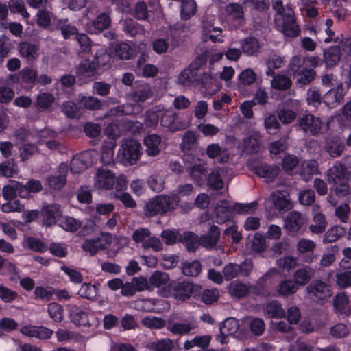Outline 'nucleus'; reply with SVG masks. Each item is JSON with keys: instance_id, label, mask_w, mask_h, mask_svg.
I'll list each match as a JSON object with an SVG mask.
<instances>
[{"instance_id": "nucleus-15", "label": "nucleus", "mask_w": 351, "mask_h": 351, "mask_svg": "<svg viewBox=\"0 0 351 351\" xmlns=\"http://www.w3.org/2000/svg\"><path fill=\"white\" fill-rule=\"evenodd\" d=\"M41 214L43 223L47 226L56 224L62 215L60 206L59 204H49L43 206Z\"/></svg>"}, {"instance_id": "nucleus-33", "label": "nucleus", "mask_w": 351, "mask_h": 351, "mask_svg": "<svg viewBox=\"0 0 351 351\" xmlns=\"http://www.w3.org/2000/svg\"><path fill=\"white\" fill-rule=\"evenodd\" d=\"M264 313L271 318H282L285 316V312L277 300H272L265 304Z\"/></svg>"}, {"instance_id": "nucleus-11", "label": "nucleus", "mask_w": 351, "mask_h": 351, "mask_svg": "<svg viewBox=\"0 0 351 351\" xmlns=\"http://www.w3.org/2000/svg\"><path fill=\"white\" fill-rule=\"evenodd\" d=\"M67 172V165L61 164L57 172L47 178L45 184H47L51 191H59L62 189L66 184Z\"/></svg>"}, {"instance_id": "nucleus-18", "label": "nucleus", "mask_w": 351, "mask_h": 351, "mask_svg": "<svg viewBox=\"0 0 351 351\" xmlns=\"http://www.w3.org/2000/svg\"><path fill=\"white\" fill-rule=\"evenodd\" d=\"M220 230L215 225H211L206 234L202 235L199 238V245L206 249L214 248L220 237Z\"/></svg>"}, {"instance_id": "nucleus-21", "label": "nucleus", "mask_w": 351, "mask_h": 351, "mask_svg": "<svg viewBox=\"0 0 351 351\" xmlns=\"http://www.w3.org/2000/svg\"><path fill=\"white\" fill-rule=\"evenodd\" d=\"M297 250L301 254H304L301 258L304 263H311L313 258V250L316 247V244L310 239H301L297 243Z\"/></svg>"}, {"instance_id": "nucleus-37", "label": "nucleus", "mask_w": 351, "mask_h": 351, "mask_svg": "<svg viewBox=\"0 0 351 351\" xmlns=\"http://www.w3.org/2000/svg\"><path fill=\"white\" fill-rule=\"evenodd\" d=\"M241 47L244 53L247 56H254L258 52L260 44L256 38L248 37L243 40Z\"/></svg>"}, {"instance_id": "nucleus-26", "label": "nucleus", "mask_w": 351, "mask_h": 351, "mask_svg": "<svg viewBox=\"0 0 351 351\" xmlns=\"http://www.w3.org/2000/svg\"><path fill=\"white\" fill-rule=\"evenodd\" d=\"M319 173V165L315 160L304 161L301 165L300 175L306 182L310 180L313 175Z\"/></svg>"}, {"instance_id": "nucleus-58", "label": "nucleus", "mask_w": 351, "mask_h": 351, "mask_svg": "<svg viewBox=\"0 0 351 351\" xmlns=\"http://www.w3.org/2000/svg\"><path fill=\"white\" fill-rule=\"evenodd\" d=\"M159 116L153 109L147 110L144 114V124L146 128L155 129L158 123Z\"/></svg>"}, {"instance_id": "nucleus-19", "label": "nucleus", "mask_w": 351, "mask_h": 351, "mask_svg": "<svg viewBox=\"0 0 351 351\" xmlns=\"http://www.w3.org/2000/svg\"><path fill=\"white\" fill-rule=\"evenodd\" d=\"M253 171L258 176L265 178L267 182H271L277 177L279 168L275 165L261 163L253 167Z\"/></svg>"}, {"instance_id": "nucleus-31", "label": "nucleus", "mask_w": 351, "mask_h": 351, "mask_svg": "<svg viewBox=\"0 0 351 351\" xmlns=\"http://www.w3.org/2000/svg\"><path fill=\"white\" fill-rule=\"evenodd\" d=\"M341 59V50L339 46L329 47L324 53V60L326 67L336 66Z\"/></svg>"}, {"instance_id": "nucleus-29", "label": "nucleus", "mask_w": 351, "mask_h": 351, "mask_svg": "<svg viewBox=\"0 0 351 351\" xmlns=\"http://www.w3.org/2000/svg\"><path fill=\"white\" fill-rule=\"evenodd\" d=\"M219 297V291L217 289H204L200 285L198 294L196 295V300H199L206 305L212 304L217 301Z\"/></svg>"}, {"instance_id": "nucleus-39", "label": "nucleus", "mask_w": 351, "mask_h": 351, "mask_svg": "<svg viewBox=\"0 0 351 351\" xmlns=\"http://www.w3.org/2000/svg\"><path fill=\"white\" fill-rule=\"evenodd\" d=\"M271 87L278 90H287L290 88L292 81L285 75H276L271 80Z\"/></svg>"}, {"instance_id": "nucleus-44", "label": "nucleus", "mask_w": 351, "mask_h": 351, "mask_svg": "<svg viewBox=\"0 0 351 351\" xmlns=\"http://www.w3.org/2000/svg\"><path fill=\"white\" fill-rule=\"evenodd\" d=\"M345 233L346 230L344 228L338 226H334L325 233L323 242L325 243L334 242L343 236Z\"/></svg>"}, {"instance_id": "nucleus-42", "label": "nucleus", "mask_w": 351, "mask_h": 351, "mask_svg": "<svg viewBox=\"0 0 351 351\" xmlns=\"http://www.w3.org/2000/svg\"><path fill=\"white\" fill-rule=\"evenodd\" d=\"M226 14L234 20L243 21L244 19V12L243 7L236 3H231L225 8Z\"/></svg>"}, {"instance_id": "nucleus-55", "label": "nucleus", "mask_w": 351, "mask_h": 351, "mask_svg": "<svg viewBox=\"0 0 351 351\" xmlns=\"http://www.w3.org/2000/svg\"><path fill=\"white\" fill-rule=\"evenodd\" d=\"M62 111L69 118L75 119L80 116V108L77 104L71 101H66L62 104Z\"/></svg>"}, {"instance_id": "nucleus-36", "label": "nucleus", "mask_w": 351, "mask_h": 351, "mask_svg": "<svg viewBox=\"0 0 351 351\" xmlns=\"http://www.w3.org/2000/svg\"><path fill=\"white\" fill-rule=\"evenodd\" d=\"M315 71L311 69H302L296 75L295 84L300 86L303 87L311 83L315 77Z\"/></svg>"}, {"instance_id": "nucleus-9", "label": "nucleus", "mask_w": 351, "mask_h": 351, "mask_svg": "<svg viewBox=\"0 0 351 351\" xmlns=\"http://www.w3.org/2000/svg\"><path fill=\"white\" fill-rule=\"evenodd\" d=\"M307 224V220L300 213L291 211L287 214L284 221V228L289 234H295Z\"/></svg>"}, {"instance_id": "nucleus-13", "label": "nucleus", "mask_w": 351, "mask_h": 351, "mask_svg": "<svg viewBox=\"0 0 351 351\" xmlns=\"http://www.w3.org/2000/svg\"><path fill=\"white\" fill-rule=\"evenodd\" d=\"M306 291L322 300H327L332 296L330 286L320 280H313L307 286Z\"/></svg>"}, {"instance_id": "nucleus-8", "label": "nucleus", "mask_w": 351, "mask_h": 351, "mask_svg": "<svg viewBox=\"0 0 351 351\" xmlns=\"http://www.w3.org/2000/svg\"><path fill=\"white\" fill-rule=\"evenodd\" d=\"M190 158V156H185L184 157V160L186 162V171L190 176L191 179L200 186L206 180L208 173L207 169L203 163L189 162V159Z\"/></svg>"}, {"instance_id": "nucleus-28", "label": "nucleus", "mask_w": 351, "mask_h": 351, "mask_svg": "<svg viewBox=\"0 0 351 351\" xmlns=\"http://www.w3.org/2000/svg\"><path fill=\"white\" fill-rule=\"evenodd\" d=\"M202 32L205 40L208 37L213 43H223V41L221 36L222 29L220 27H215L211 24L204 22Z\"/></svg>"}, {"instance_id": "nucleus-48", "label": "nucleus", "mask_w": 351, "mask_h": 351, "mask_svg": "<svg viewBox=\"0 0 351 351\" xmlns=\"http://www.w3.org/2000/svg\"><path fill=\"white\" fill-rule=\"evenodd\" d=\"M148 347L152 351H171L174 348V343L170 339H163L150 343Z\"/></svg>"}, {"instance_id": "nucleus-46", "label": "nucleus", "mask_w": 351, "mask_h": 351, "mask_svg": "<svg viewBox=\"0 0 351 351\" xmlns=\"http://www.w3.org/2000/svg\"><path fill=\"white\" fill-rule=\"evenodd\" d=\"M54 97L49 93H40L37 97L34 105L36 107L42 109L49 108L54 102Z\"/></svg>"}, {"instance_id": "nucleus-50", "label": "nucleus", "mask_w": 351, "mask_h": 351, "mask_svg": "<svg viewBox=\"0 0 351 351\" xmlns=\"http://www.w3.org/2000/svg\"><path fill=\"white\" fill-rule=\"evenodd\" d=\"M18 173V167L13 160L0 164V175L6 178L14 177Z\"/></svg>"}, {"instance_id": "nucleus-38", "label": "nucleus", "mask_w": 351, "mask_h": 351, "mask_svg": "<svg viewBox=\"0 0 351 351\" xmlns=\"http://www.w3.org/2000/svg\"><path fill=\"white\" fill-rule=\"evenodd\" d=\"M182 274L186 276H197L202 271V265L197 260L184 262L182 267Z\"/></svg>"}, {"instance_id": "nucleus-32", "label": "nucleus", "mask_w": 351, "mask_h": 351, "mask_svg": "<svg viewBox=\"0 0 351 351\" xmlns=\"http://www.w3.org/2000/svg\"><path fill=\"white\" fill-rule=\"evenodd\" d=\"M274 205L279 212H286L292 208L291 200L280 191H277L273 196Z\"/></svg>"}, {"instance_id": "nucleus-22", "label": "nucleus", "mask_w": 351, "mask_h": 351, "mask_svg": "<svg viewBox=\"0 0 351 351\" xmlns=\"http://www.w3.org/2000/svg\"><path fill=\"white\" fill-rule=\"evenodd\" d=\"M115 184V176L112 171L99 169L95 177V186L106 189H112Z\"/></svg>"}, {"instance_id": "nucleus-34", "label": "nucleus", "mask_w": 351, "mask_h": 351, "mask_svg": "<svg viewBox=\"0 0 351 351\" xmlns=\"http://www.w3.org/2000/svg\"><path fill=\"white\" fill-rule=\"evenodd\" d=\"M299 289L293 280H283L276 287V291L280 296L287 297L293 295Z\"/></svg>"}, {"instance_id": "nucleus-5", "label": "nucleus", "mask_w": 351, "mask_h": 351, "mask_svg": "<svg viewBox=\"0 0 351 351\" xmlns=\"http://www.w3.org/2000/svg\"><path fill=\"white\" fill-rule=\"evenodd\" d=\"M322 121L315 115L306 113L300 114L294 125L296 130L302 131L311 136H316L320 132Z\"/></svg>"}, {"instance_id": "nucleus-14", "label": "nucleus", "mask_w": 351, "mask_h": 351, "mask_svg": "<svg viewBox=\"0 0 351 351\" xmlns=\"http://www.w3.org/2000/svg\"><path fill=\"white\" fill-rule=\"evenodd\" d=\"M345 93L342 84L328 90L322 97V101L330 108L337 107L343 100Z\"/></svg>"}, {"instance_id": "nucleus-43", "label": "nucleus", "mask_w": 351, "mask_h": 351, "mask_svg": "<svg viewBox=\"0 0 351 351\" xmlns=\"http://www.w3.org/2000/svg\"><path fill=\"white\" fill-rule=\"evenodd\" d=\"M197 144V135L195 132L187 130L182 137V148L184 151H189L196 147Z\"/></svg>"}, {"instance_id": "nucleus-61", "label": "nucleus", "mask_w": 351, "mask_h": 351, "mask_svg": "<svg viewBox=\"0 0 351 351\" xmlns=\"http://www.w3.org/2000/svg\"><path fill=\"white\" fill-rule=\"evenodd\" d=\"M195 327L190 324L186 323H174L168 326V330L175 335H186L194 329Z\"/></svg>"}, {"instance_id": "nucleus-10", "label": "nucleus", "mask_w": 351, "mask_h": 351, "mask_svg": "<svg viewBox=\"0 0 351 351\" xmlns=\"http://www.w3.org/2000/svg\"><path fill=\"white\" fill-rule=\"evenodd\" d=\"M160 124L172 132L183 130L188 126L184 122L178 120L177 113L172 110H167L162 113Z\"/></svg>"}, {"instance_id": "nucleus-41", "label": "nucleus", "mask_w": 351, "mask_h": 351, "mask_svg": "<svg viewBox=\"0 0 351 351\" xmlns=\"http://www.w3.org/2000/svg\"><path fill=\"white\" fill-rule=\"evenodd\" d=\"M113 52L120 60H129L133 53L131 47L125 43H120L113 48Z\"/></svg>"}, {"instance_id": "nucleus-63", "label": "nucleus", "mask_w": 351, "mask_h": 351, "mask_svg": "<svg viewBox=\"0 0 351 351\" xmlns=\"http://www.w3.org/2000/svg\"><path fill=\"white\" fill-rule=\"evenodd\" d=\"M278 119L284 124H289L297 119L296 113L290 109L282 108L276 111Z\"/></svg>"}, {"instance_id": "nucleus-51", "label": "nucleus", "mask_w": 351, "mask_h": 351, "mask_svg": "<svg viewBox=\"0 0 351 351\" xmlns=\"http://www.w3.org/2000/svg\"><path fill=\"white\" fill-rule=\"evenodd\" d=\"M80 101L83 106L89 110H98L103 107V102L93 96H82Z\"/></svg>"}, {"instance_id": "nucleus-45", "label": "nucleus", "mask_w": 351, "mask_h": 351, "mask_svg": "<svg viewBox=\"0 0 351 351\" xmlns=\"http://www.w3.org/2000/svg\"><path fill=\"white\" fill-rule=\"evenodd\" d=\"M260 147V139L258 136L250 135L245 138L243 142V148L245 152L249 154H256L258 152Z\"/></svg>"}, {"instance_id": "nucleus-64", "label": "nucleus", "mask_w": 351, "mask_h": 351, "mask_svg": "<svg viewBox=\"0 0 351 351\" xmlns=\"http://www.w3.org/2000/svg\"><path fill=\"white\" fill-rule=\"evenodd\" d=\"M207 184L209 188L219 190L222 189L223 182L220 174L217 171H213L208 176Z\"/></svg>"}, {"instance_id": "nucleus-20", "label": "nucleus", "mask_w": 351, "mask_h": 351, "mask_svg": "<svg viewBox=\"0 0 351 351\" xmlns=\"http://www.w3.org/2000/svg\"><path fill=\"white\" fill-rule=\"evenodd\" d=\"M39 49L38 45L27 41L20 43L18 46L19 55L27 62H33L38 57Z\"/></svg>"}, {"instance_id": "nucleus-60", "label": "nucleus", "mask_w": 351, "mask_h": 351, "mask_svg": "<svg viewBox=\"0 0 351 351\" xmlns=\"http://www.w3.org/2000/svg\"><path fill=\"white\" fill-rule=\"evenodd\" d=\"M38 152L37 145L33 143H24L19 148L20 157L23 161L28 160Z\"/></svg>"}, {"instance_id": "nucleus-1", "label": "nucleus", "mask_w": 351, "mask_h": 351, "mask_svg": "<svg viewBox=\"0 0 351 351\" xmlns=\"http://www.w3.org/2000/svg\"><path fill=\"white\" fill-rule=\"evenodd\" d=\"M178 197L160 195L151 199L145 205V215L153 217L163 215L174 210L178 205Z\"/></svg>"}, {"instance_id": "nucleus-17", "label": "nucleus", "mask_w": 351, "mask_h": 351, "mask_svg": "<svg viewBox=\"0 0 351 351\" xmlns=\"http://www.w3.org/2000/svg\"><path fill=\"white\" fill-rule=\"evenodd\" d=\"M21 332L30 337H36L44 340L49 339L53 332L52 330L44 326L27 325L21 328Z\"/></svg>"}, {"instance_id": "nucleus-49", "label": "nucleus", "mask_w": 351, "mask_h": 351, "mask_svg": "<svg viewBox=\"0 0 351 351\" xmlns=\"http://www.w3.org/2000/svg\"><path fill=\"white\" fill-rule=\"evenodd\" d=\"M151 96V88L148 85H143L131 93V97L135 102H144Z\"/></svg>"}, {"instance_id": "nucleus-59", "label": "nucleus", "mask_w": 351, "mask_h": 351, "mask_svg": "<svg viewBox=\"0 0 351 351\" xmlns=\"http://www.w3.org/2000/svg\"><path fill=\"white\" fill-rule=\"evenodd\" d=\"M47 311L49 317L56 322H60L62 320L63 308L56 302H51L48 304Z\"/></svg>"}, {"instance_id": "nucleus-27", "label": "nucleus", "mask_w": 351, "mask_h": 351, "mask_svg": "<svg viewBox=\"0 0 351 351\" xmlns=\"http://www.w3.org/2000/svg\"><path fill=\"white\" fill-rule=\"evenodd\" d=\"M215 213V221L217 223H223L232 217V209L227 201L217 204Z\"/></svg>"}, {"instance_id": "nucleus-4", "label": "nucleus", "mask_w": 351, "mask_h": 351, "mask_svg": "<svg viewBox=\"0 0 351 351\" xmlns=\"http://www.w3.org/2000/svg\"><path fill=\"white\" fill-rule=\"evenodd\" d=\"M200 285L189 281L174 282L169 286L171 295L177 300L184 302L192 295L196 298L198 294Z\"/></svg>"}, {"instance_id": "nucleus-24", "label": "nucleus", "mask_w": 351, "mask_h": 351, "mask_svg": "<svg viewBox=\"0 0 351 351\" xmlns=\"http://www.w3.org/2000/svg\"><path fill=\"white\" fill-rule=\"evenodd\" d=\"M314 270L308 267L304 266L298 269L293 275V280L298 285V287L307 285L314 276Z\"/></svg>"}, {"instance_id": "nucleus-56", "label": "nucleus", "mask_w": 351, "mask_h": 351, "mask_svg": "<svg viewBox=\"0 0 351 351\" xmlns=\"http://www.w3.org/2000/svg\"><path fill=\"white\" fill-rule=\"evenodd\" d=\"M88 162L85 160L83 156L74 157L71 162V171L73 173H80L88 167Z\"/></svg>"}, {"instance_id": "nucleus-40", "label": "nucleus", "mask_w": 351, "mask_h": 351, "mask_svg": "<svg viewBox=\"0 0 351 351\" xmlns=\"http://www.w3.org/2000/svg\"><path fill=\"white\" fill-rule=\"evenodd\" d=\"M251 332L255 336H261L265 330V324L261 318L250 317L247 322Z\"/></svg>"}, {"instance_id": "nucleus-30", "label": "nucleus", "mask_w": 351, "mask_h": 351, "mask_svg": "<svg viewBox=\"0 0 351 351\" xmlns=\"http://www.w3.org/2000/svg\"><path fill=\"white\" fill-rule=\"evenodd\" d=\"M179 242L182 243L189 252H195L199 245V238L192 232H186L180 235Z\"/></svg>"}, {"instance_id": "nucleus-35", "label": "nucleus", "mask_w": 351, "mask_h": 351, "mask_svg": "<svg viewBox=\"0 0 351 351\" xmlns=\"http://www.w3.org/2000/svg\"><path fill=\"white\" fill-rule=\"evenodd\" d=\"M69 317L71 322L76 325L85 326L88 322L87 313L77 306L71 308Z\"/></svg>"}, {"instance_id": "nucleus-7", "label": "nucleus", "mask_w": 351, "mask_h": 351, "mask_svg": "<svg viewBox=\"0 0 351 351\" xmlns=\"http://www.w3.org/2000/svg\"><path fill=\"white\" fill-rule=\"evenodd\" d=\"M111 243V234L110 233H101V237L92 239H86L82 245L84 252L89 253L90 256H94L99 250L106 248L107 244Z\"/></svg>"}, {"instance_id": "nucleus-52", "label": "nucleus", "mask_w": 351, "mask_h": 351, "mask_svg": "<svg viewBox=\"0 0 351 351\" xmlns=\"http://www.w3.org/2000/svg\"><path fill=\"white\" fill-rule=\"evenodd\" d=\"M197 5L194 0H184L181 3V17L184 20H187L191 16L195 14L197 10Z\"/></svg>"}, {"instance_id": "nucleus-2", "label": "nucleus", "mask_w": 351, "mask_h": 351, "mask_svg": "<svg viewBox=\"0 0 351 351\" xmlns=\"http://www.w3.org/2000/svg\"><path fill=\"white\" fill-rule=\"evenodd\" d=\"M141 145L134 140H126L118 152L117 158L124 165H132L140 158Z\"/></svg>"}, {"instance_id": "nucleus-23", "label": "nucleus", "mask_w": 351, "mask_h": 351, "mask_svg": "<svg viewBox=\"0 0 351 351\" xmlns=\"http://www.w3.org/2000/svg\"><path fill=\"white\" fill-rule=\"evenodd\" d=\"M324 148L330 157L337 158L342 155L346 146L342 140L335 136L327 139Z\"/></svg>"}, {"instance_id": "nucleus-47", "label": "nucleus", "mask_w": 351, "mask_h": 351, "mask_svg": "<svg viewBox=\"0 0 351 351\" xmlns=\"http://www.w3.org/2000/svg\"><path fill=\"white\" fill-rule=\"evenodd\" d=\"M315 224H311L309 227L310 230L315 234H320L325 231L326 228V221L324 215L322 213H317L313 216Z\"/></svg>"}, {"instance_id": "nucleus-12", "label": "nucleus", "mask_w": 351, "mask_h": 351, "mask_svg": "<svg viewBox=\"0 0 351 351\" xmlns=\"http://www.w3.org/2000/svg\"><path fill=\"white\" fill-rule=\"evenodd\" d=\"M350 173L346 168L341 164H336L328 170V181L343 187L348 186Z\"/></svg>"}, {"instance_id": "nucleus-54", "label": "nucleus", "mask_w": 351, "mask_h": 351, "mask_svg": "<svg viewBox=\"0 0 351 351\" xmlns=\"http://www.w3.org/2000/svg\"><path fill=\"white\" fill-rule=\"evenodd\" d=\"M275 114H271L265 119L264 125L269 134H276L280 129V123Z\"/></svg>"}, {"instance_id": "nucleus-62", "label": "nucleus", "mask_w": 351, "mask_h": 351, "mask_svg": "<svg viewBox=\"0 0 351 351\" xmlns=\"http://www.w3.org/2000/svg\"><path fill=\"white\" fill-rule=\"evenodd\" d=\"M110 24V18L105 13L100 14L93 21V26L96 31H103L107 29Z\"/></svg>"}, {"instance_id": "nucleus-57", "label": "nucleus", "mask_w": 351, "mask_h": 351, "mask_svg": "<svg viewBox=\"0 0 351 351\" xmlns=\"http://www.w3.org/2000/svg\"><path fill=\"white\" fill-rule=\"evenodd\" d=\"M77 294L83 298L88 300H94L97 297V288L90 283H84L79 289Z\"/></svg>"}, {"instance_id": "nucleus-25", "label": "nucleus", "mask_w": 351, "mask_h": 351, "mask_svg": "<svg viewBox=\"0 0 351 351\" xmlns=\"http://www.w3.org/2000/svg\"><path fill=\"white\" fill-rule=\"evenodd\" d=\"M161 143V138L159 135L152 134H149L144 138V144L146 147L145 152L149 156H158L160 150L159 145Z\"/></svg>"}, {"instance_id": "nucleus-53", "label": "nucleus", "mask_w": 351, "mask_h": 351, "mask_svg": "<svg viewBox=\"0 0 351 351\" xmlns=\"http://www.w3.org/2000/svg\"><path fill=\"white\" fill-rule=\"evenodd\" d=\"M19 75L21 78V82L29 84L31 87L36 83L37 72L33 69L24 68L19 73Z\"/></svg>"}, {"instance_id": "nucleus-6", "label": "nucleus", "mask_w": 351, "mask_h": 351, "mask_svg": "<svg viewBox=\"0 0 351 351\" xmlns=\"http://www.w3.org/2000/svg\"><path fill=\"white\" fill-rule=\"evenodd\" d=\"M109 58V56L104 53L100 56H95L93 61L84 60L76 66V74L82 77H93L97 69L105 65V62L101 60H106Z\"/></svg>"}, {"instance_id": "nucleus-3", "label": "nucleus", "mask_w": 351, "mask_h": 351, "mask_svg": "<svg viewBox=\"0 0 351 351\" xmlns=\"http://www.w3.org/2000/svg\"><path fill=\"white\" fill-rule=\"evenodd\" d=\"M275 23L286 37L295 38L300 33V28L295 22L293 10H288L286 15L276 16Z\"/></svg>"}, {"instance_id": "nucleus-16", "label": "nucleus", "mask_w": 351, "mask_h": 351, "mask_svg": "<svg viewBox=\"0 0 351 351\" xmlns=\"http://www.w3.org/2000/svg\"><path fill=\"white\" fill-rule=\"evenodd\" d=\"M239 328V320L234 317H229L225 319L220 325V335L218 339L221 343L227 342L226 339L229 335L235 334Z\"/></svg>"}]
</instances>
